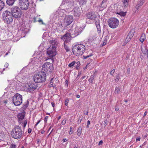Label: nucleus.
Masks as SVG:
<instances>
[{
  "label": "nucleus",
  "instance_id": "de8ad7c7",
  "mask_svg": "<svg viewBox=\"0 0 148 148\" xmlns=\"http://www.w3.org/2000/svg\"><path fill=\"white\" fill-rule=\"evenodd\" d=\"M38 21L39 22H41V24L43 25H45V24L42 21V20L41 19H39Z\"/></svg>",
  "mask_w": 148,
  "mask_h": 148
},
{
  "label": "nucleus",
  "instance_id": "052dcab7",
  "mask_svg": "<svg viewBox=\"0 0 148 148\" xmlns=\"http://www.w3.org/2000/svg\"><path fill=\"white\" fill-rule=\"evenodd\" d=\"M81 74V72H79L78 73V74L77 76V77H78Z\"/></svg>",
  "mask_w": 148,
  "mask_h": 148
},
{
  "label": "nucleus",
  "instance_id": "2eb2a0df",
  "mask_svg": "<svg viewBox=\"0 0 148 148\" xmlns=\"http://www.w3.org/2000/svg\"><path fill=\"white\" fill-rule=\"evenodd\" d=\"M99 22L100 20L98 19H97L95 22V25L97 27V32L98 33H101Z\"/></svg>",
  "mask_w": 148,
  "mask_h": 148
},
{
  "label": "nucleus",
  "instance_id": "5701e85b",
  "mask_svg": "<svg viewBox=\"0 0 148 148\" xmlns=\"http://www.w3.org/2000/svg\"><path fill=\"white\" fill-rule=\"evenodd\" d=\"M5 6L4 3L2 0H0V11Z\"/></svg>",
  "mask_w": 148,
  "mask_h": 148
},
{
  "label": "nucleus",
  "instance_id": "2f4dec72",
  "mask_svg": "<svg viewBox=\"0 0 148 148\" xmlns=\"http://www.w3.org/2000/svg\"><path fill=\"white\" fill-rule=\"evenodd\" d=\"M76 62L75 61H73L69 64V66L70 67H73L75 64Z\"/></svg>",
  "mask_w": 148,
  "mask_h": 148
},
{
  "label": "nucleus",
  "instance_id": "20e7f679",
  "mask_svg": "<svg viewBox=\"0 0 148 148\" xmlns=\"http://www.w3.org/2000/svg\"><path fill=\"white\" fill-rule=\"evenodd\" d=\"M3 19L8 24H9L12 22L13 16L10 12L6 10L3 13Z\"/></svg>",
  "mask_w": 148,
  "mask_h": 148
},
{
  "label": "nucleus",
  "instance_id": "423d86ee",
  "mask_svg": "<svg viewBox=\"0 0 148 148\" xmlns=\"http://www.w3.org/2000/svg\"><path fill=\"white\" fill-rule=\"evenodd\" d=\"M12 102L14 105L16 106L20 105L22 102V95L18 93L16 94L13 97Z\"/></svg>",
  "mask_w": 148,
  "mask_h": 148
},
{
  "label": "nucleus",
  "instance_id": "dca6fc26",
  "mask_svg": "<svg viewBox=\"0 0 148 148\" xmlns=\"http://www.w3.org/2000/svg\"><path fill=\"white\" fill-rule=\"evenodd\" d=\"M82 31V30L81 27H76L75 28V30L74 31V32L75 34L77 35L80 34Z\"/></svg>",
  "mask_w": 148,
  "mask_h": 148
},
{
  "label": "nucleus",
  "instance_id": "37998d69",
  "mask_svg": "<svg viewBox=\"0 0 148 148\" xmlns=\"http://www.w3.org/2000/svg\"><path fill=\"white\" fill-rule=\"evenodd\" d=\"M108 121L107 119L105 120L103 124L105 126L107 125L108 123Z\"/></svg>",
  "mask_w": 148,
  "mask_h": 148
},
{
  "label": "nucleus",
  "instance_id": "aec40b11",
  "mask_svg": "<svg viewBox=\"0 0 148 148\" xmlns=\"http://www.w3.org/2000/svg\"><path fill=\"white\" fill-rule=\"evenodd\" d=\"M16 0H7L6 3L7 4L10 6H12Z\"/></svg>",
  "mask_w": 148,
  "mask_h": 148
},
{
  "label": "nucleus",
  "instance_id": "a18cd8bd",
  "mask_svg": "<svg viewBox=\"0 0 148 148\" xmlns=\"http://www.w3.org/2000/svg\"><path fill=\"white\" fill-rule=\"evenodd\" d=\"M68 84H69L68 81L66 79L65 80V85L66 86H68Z\"/></svg>",
  "mask_w": 148,
  "mask_h": 148
},
{
  "label": "nucleus",
  "instance_id": "3c124183",
  "mask_svg": "<svg viewBox=\"0 0 148 148\" xmlns=\"http://www.w3.org/2000/svg\"><path fill=\"white\" fill-rule=\"evenodd\" d=\"M49 86L50 87H52L53 86V82H50Z\"/></svg>",
  "mask_w": 148,
  "mask_h": 148
},
{
  "label": "nucleus",
  "instance_id": "9d476101",
  "mask_svg": "<svg viewBox=\"0 0 148 148\" xmlns=\"http://www.w3.org/2000/svg\"><path fill=\"white\" fill-rule=\"evenodd\" d=\"M28 0H19L18 4L20 8L22 10H26L29 7Z\"/></svg>",
  "mask_w": 148,
  "mask_h": 148
},
{
  "label": "nucleus",
  "instance_id": "c756f323",
  "mask_svg": "<svg viewBox=\"0 0 148 148\" xmlns=\"http://www.w3.org/2000/svg\"><path fill=\"white\" fill-rule=\"evenodd\" d=\"M129 0H123V3L125 6H127L128 5Z\"/></svg>",
  "mask_w": 148,
  "mask_h": 148
},
{
  "label": "nucleus",
  "instance_id": "412c9836",
  "mask_svg": "<svg viewBox=\"0 0 148 148\" xmlns=\"http://www.w3.org/2000/svg\"><path fill=\"white\" fill-rule=\"evenodd\" d=\"M144 2L143 1V0L140 1L138 2V3L137 4L136 7V8L137 10L139 9L140 7L143 5Z\"/></svg>",
  "mask_w": 148,
  "mask_h": 148
},
{
  "label": "nucleus",
  "instance_id": "0e129e2a",
  "mask_svg": "<svg viewBox=\"0 0 148 148\" xmlns=\"http://www.w3.org/2000/svg\"><path fill=\"white\" fill-rule=\"evenodd\" d=\"M66 138L63 139V142H65L66 141Z\"/></svg>",
  "mask_w": 148,
  "mask_h": 148
},
{
  "label": "nucleus",
  "instance_id": "4c0bfd02",
  "mask_svg": "<svg viewBox=\"0 0 148 148\" xmlns=\"http://www.w3.org/2000/svg\"><path fill=\"white\" fill-rule=\"evenodd\" d=\"M27 120H25V121H23V128H25L26 125V124H27Z\"/></svg>",
  "mask_w": 148,
  "mask_h": 148
},
{
  "label": "nucleus",
  "instance_id": "58836bf2",
  "mask_svg": "<svg viewBox=\"0 0 148 148\" xmlns=\"http://www.w3.org/2000/svg\"><path fill=\"white\" fill-rule=\"evenodd\" d=\"M130 40L129 39L126 38L124 42V45L127 44L128 42H129L130 41Z\"/></svg>",
  "mask_w": 148,
  "mask_h": 148
},
{
  "label": "nucleus",
  "instance_id": "6e6552de",
  "mask_svg": "<svg viewBox=\"0 0 148 148\" xmlns=\"http://www.w3.org/2000/svg\"><path fill=\"white\" fill-rule=\"evenodd\" d=\"M53 69V67L52 64L47 62L45 63L42 66L41 71L46 73L47 71L51 72Z\"/></svg>",
  "mask_w": 148,
  "mask_h": 148
},
{
  "label": "nucleus",
  "instance_id": "f8f14e48",
  "mask_svg": "<svg viewBox=\"0 0 148 148\" xmlns=\"http://www.w3.org/2000/svg\"><path fill=\"white\" fill-rule=\"evenodd\" d=\"M73 17L71 15L66 16L64 19V23L67 25H69L73 22Z\"/></svg>",
  "mask_w": 148,
  "mask_h": 148
},
{
  "label": "nucleus",
  "instance_id": "ea45409f",
  "mask_svg": "<svg viewBox=\"0 0 148 148\" xmlns=\"http://www.w3.org/2000/svg\"><path fill=\"white\" fill-rule=\"evenodd\" d=\"M73 127H71L70 128V132H69V134H71L73 133V132H72L73 130Z\"/></svg>",
  "mask_w": 148,
  "mask_h": 148
},
{
  "label": "nucleus",
  "instance_id": "603ef678",
  "mask_svg": "<svg viewBox=\"0 0 148 148\" xmlns=\"http://www.w3.org/2000/svg\"><path fill=\"white\" fill-rule=\"evenodd\" d=\"M140 137H137L136 139V141H140Z\"/></svg>",
  "mask_w": 148,
  "mask_h": 148
},
{
  "label": "nucleus",
  "instance_id": "864d4df0",
  "mask_svg": "<svg viewBox=\"0 0 148 148\" xmlns=\"http://www.w3.org/2000/svg\"><path fill=\"white\" fill-rule=\"evenodd\" d=\"M9 66L8 63H6L4 65V66L6 68H7Z\"/></svg>",
  "mask_w": 148,
  "mask_h": 148
},
{
  "label": "nucleus",
  "instance_id": "f257e3e1",
  "mask_svg": "<svg viewBox=\"0 0 148 148\" xmlns=\"http://www.w3.org/2000/svg\"><path fill=\"white\" fill-rule=\"evenodd\" d=\"M85 47L83 44L75 45L72 48V50L73 53L76 56L81 55L85 51Z\"/></svg>",
  "mask_w": 148,
  "mask_h": 148
},
{
  "label": "nucleus",
  "instance_id": "c03bdc74",
  "mask_svg": "<svg viewBox=\"0 0 148 148\" xmlns=\"http://www.w3.org/2000/svg\"><path fill=\"white\" fill-rule=\"evenodd\" d=\"M115 72V70L114 69L112 70L110 72V74L111 75H112Z\"/></svg>",
  "mask_w": 148,
  "mask_h": 148
},
{
  "label": "nucleus",
  "instance_id": "13d9d810",
  "mask_svg": "<svg viewBox=\"0 0 148 148\" xmlns=\"http://www.w3.org/2000/svg\"><path fill=\"white\" fill-rule=\"evenodd\" d=\"M147 111H146L144 113L143 116H145L147 114Z\"/></svg>",
  "mask_w": 148,
  "mask_h": 148
},
{
  "label": "nucleus",
  "instance_id": "393cba45",
  "mask_svg": "<svg viewBox=\"0 0 148 148\" xmlns=\"http://www.w3.org/2000/svg\"><path fill=\"white\" fill-rule=\"evenodd\" d=\"M145 39V34H143L140 38V40L141 42H143Z\"/></svg>",
  "mask_w": 148,
  "mask_h": 148
},
{
  "label": "nucleus",
  "instance_id": "69168bd1",
  "mask_svg": "<svg viewBox=\"0 0 148 148\" xmlns=\"http://www.w3.org/2000/svg\"><path fill=\"white\" fill-rule=\"evenodd\" d=\"M119 110V109L118 108H115V110L116 111H117Z\"/></svg>",
  "mask_w": 148,
  "mask_h": 148
},
{
  "label": "nucleus",
  "instance_id": "bf43d9fd",
  "mask_svg": "<svg viewBox=\"0 0 148 148\" xmlns=\"http://www.w3.org/2000/svg\"><path fill=\"white\" fill-rule=\"evenodd\" d=\"M108 38V37L107 36H106L105 37V40L104 41H106V42L107 41V39Z\"/></svg>",
  "mask_w": 148,
  "mask_h": 148
},
{
  "label": "nucleus",
  "instance_id": "4d7b16f0",
  "mask_svg": "<svg viewBox=\"0 0 148 148\" xmlns=\"http://www.w3.org/2000/svg\"><path fill=\"white\" fill-rule=\"evenodd\" d=\"M103 144V141L102 140H101L99 143L98 144L99 145H102Z\"/></svg>",
  "mask_w": 148,
  "mask_h": 148
},
{
  "label": "nucleus",
  "instance_id": "0eeeda50",
  "mask_svg": "<svg viewBox=\"0 0 148 148\" xmlns=\"http://www.w3.org/2000/svg\"><path fill=\"white\" fill-rule=\"evenodd\" d=\"M37 84L35 82H29L25 85L26 90L27 91L32 92L37 88Z\"/></svg>",
  "mask_w": 148,
  "mask_h": 148
},
{
  "label": "nucleus",
  "instance_id": "8fccbe9b",
  "mask_svg": "<svg viewBox=\"0 0 148 148\" xmlns=\"http://www.w3.org/2000/svg\"><path fill=\"white\" fill-rule=\"evenodd\" d=\"M48 118V116H46L45 118V123H46L47 122V120Z\"/></svg>",
  "mask_w": 148,
  "mask_h": 148
},
{
  "label": "nucleus",
  "instance_id": "338daca9",
  "mask_svg": "<svg viewBox=\"0 0 148 148\" xmlns=\"http://www.w3.org/2000/svg\"><path fill=\"white\" fill-rule=\"evenodd\" d=\"M3 102H4V103H5V104H6V103H7V100H4V101H3Z\"/></svg>",
  "mask_w": 148,
  "mask_h": 148
},
{
  "label": "nucleus",
  "instance_id": "bb28decb",
  "mask_svg": "<svg viewBox=\"0 0 148 148\" xmlns=\"http://www.w3.org/2000/svg\"><path fill=\"white\" fill-rule=\"evenodd\" d=\"M82 127H79L77 130V135L79 136H80L81 134L82 133Z\"/></svg>",
  "mask_w": 148,
  "mask_h": 148
},
{
  "label": "nucleus",
  "instance_id": "7ed1b4c3",
  "mask_svg": "<svg viewBox=\"0 0 148 148\" xmlns=\"http://www.w3.org/2000/svg\"><path fill=\"white\" fill-rule=\"evenodd\" d=\"M22 134L21 127L18 126L12 130L11 135L12 137L13 138L19 139L21 137Z\"/></svg>",
  "mask_w": 148,
  "mask_h": 148
},
{
  "label": "nucleus",
  "instance_id": "a211bd4d",
  "mask_svg": "<svg viewBox=\"0 0 148 148\" xmlns=\"http://www.w3.org/2000/svg\"><path fill=\"white\" fill-rule=\"evenodd\" d=\"M64 1L69 5V7L71 8L73 5V1L72 0H64Z\"/></svg>",
  "mask_w": 148,
  "mask_h": 148
},
{
  "label": "nucleus",
  "instance_id": "4be33fe9",
  "mask_svg": "<svg viewBox=\"0 0 148 148\" xmlns=\"http://www.w3.org/2000/svg\"><path fill=\"white\" fill-rule=\"evenodd\" d=\"M107 0H103L101 4L100 5V7L102 8H105L106 7V2Z\"/></svg>",
  "mask_w": 148,
  "mask_h": 148
},
{
  "label": "nucleus",
  "instance_id": "f03ea898",
  "mask_svg": "<svg viewBox=\"0 0 148 148\" xmlns=\"http://www.w3.org/2000/svg\"><path fill=\"white\" fill-rule=\"evenodd\" d=\"M46 75L45 72L41 71L34 75L33 79L35 82L41 83L45 82L46 79Z\"/></svg>",
  "mask_w": 148,
  "mask_h": 148
},
{
  "label": "nucleus",
  "instance_id": "7c9ffc66",
  "mask_svg": "<svg viewBox=\"0 0 148 148\" xmlns=\"http://www.w3.org/2000/svg\"><path fill=\"white\" fill-rule=\"evenodd\" d=\"M94 78V75H92L91 76L90 78L89 79V81L90 82L92 83L93 80Z\"/></svg>",
  "mask_w": 148,
  "mask_h": 148
},
{
  "label": "nucleus",
  "instance_id": "774afa93",
  "mask_svg": "<svg viewBox=\"0 0 148 148\" xmlns=\"http://www.w3.org/2000/svg\"><path fill=\"white\" fill-rule=\"evenodd\" d=\"M86 77L85 76H84L82 77V79H84Z\"/></svg>",
  "mask_w": 148,
  "mask_h": 148
},
{
  "label": "nucleus",
  "instance_id": "49530a36",
  "mask_svg": "<svg viewBox=\"0 0 148 148\" xmlns=\"http://www.w3.org/2000/svg\"><path fill=\"white\" fill-rule=\"evenodd\" d=\"M66 122V120H63L62 122V124L63 125H65Z\"/></svg>",
  "mask_w": 148,
  "mask_h": 148
},
{
  "label": "nucleus",
  "instance_id": "c85d7f7f",
  "mask_svg": "<svg viewBox=\"0 0 148 148\" xmlns=\"http://www.w3.org/2000/svg\"><path fill=\"white\" fill-rule=\"evenodd\" d=\"M63 46L67 52L70 51V49L69 48V47H68L66 45H65V43L64 44Z\"/></svg>",
  "mask_w": 148,
  "mask_h": 148
},
{
  "label": "nucleus",
  "instance_id": "6ab92c4d",
  "mask_svg": "<svg viewBox=\"0 0 148 148\" xmlns=\"http://www.w3.org/2000/svg\"><path fill=\"white\" fill-rule=\"evenodd\" d=\"M24 117L25 115L23 113H21L19 114L18 116L19 122H21V120L24 118Z\"/></svg>",
  "mask_w": 148,
  "mask_h": 148
},
{
  "label": "nucleus",
  "instance_id": "72a5a7b5",
  "mask_svg": "<svg viewBox=\"0 0 148 148\" xmlns=\"http://www.w3.org/2000/svg\"><path fill=\"white\" fill-rule=\"evenodd\" d=\"M76 63L77 65L76 66V69H79L80 68L79 66L80 65V62L78 61Z\"/></svg>",
  "mask_w": 148,
  "mask_h": 148
},
{
  "label": "nucleus",
  "instance_id": "b1692460",
  "mask_svg": "<svg viewBox=\"0 0 148 148\" xmlns=\"http://www.w3.org/2000/svg\"><path fill=\"white\" fill-rule=\"evenodd\" d=\"M134 33V31L133 30H131L130 32L128 34V37H130L131 38H132L133 37Z\"/></svg>",
  "mask_w": 148,
  "mask_h": 148
},
{
  "label": "nucleus",
  "instance_id": "680f3d73",
  "mask_svg": "<svg viewBox=\"0 0 148 148\" xmlns=\"http://www.w3.org/2000/svg\"><path fill=\"white\" fill-rule=\"evenodd\" d=\"M87 125H89L90 124V121L88 120V121H87Z\"/></svg>",
  "mask_w": 148,
  "mask_h": 148
},
{
  "label": "nucleus",
  "instance_id": "09e8293b",
  "mask_svg": "<svg viewBox=\"0 0 148 148\" xmlns=\"http://www.w3.org/2000/svg\"><path fill=\"white\" fill-rule=\"evenodd\" d=\"M84 114L86 115H87L88 114V110L86 111H84Z\"/></svg>",
  "mask_w": 148,
  "mask_h": 148
},
{
  "label": "nucleus",
  "instance_id": "6e6d98bb",
  "mask_svg": "<svg viewBox=\"0 0 148 148\" xmlns=\"http://www.w3.org/2000/svg\"><path fill=\"white\" fill-rule=\"evenodd\" d=\"M52 106L54 107L55 106V103L54 102H52L51 103Z\"/></svg>",
  "mask_w": 148,
  "mask_h": 148
},
{
  "label": "nucleus",
  "instance_id": "79ce46f5",
  "mask_svg": "<svg viewBox=\"0 0 148 148\" xmlns=\"http://www.w3.org/2000/svg\"><path fill=\"white\" fill-rule=\"evenodd\" d=\"M16 145L14 144H12L11 146H10V148H16Z\"/></svg>",
  "mask_w": 148,
  "mask_h": 148
},
{
  "label": "nucleus",
  "instance_id": "a19ab883",
  "mask_svg": "<svg viewBox=\"0 0 148 148\" xmlns=\"http://www.w3.org/2000/svg\"><path fill=\"white\" fill-rule=\"evenodd\" d=\"M69 102V100L68 99H66L65 102V104L66 106H67L68 103Z\"/></svg>",
  "mask_w": 148,
  "mask_h": 148
},
{
  "label": "nucleus",
  "instance_id": "1a4fd4ad",
  "mask_svg": "<svg viewBox=\"0 0 148 148\" xmlns=\"http://www.w3.org/2000/svg\"><path fill=\"white\" fill-rule=\"evenodd\" d=\"M109 26L112 28H115L117 27L119 25V20L114 18H110L108 21Z\"/></svg>",
  "mask_w": 148,
  "mask_h": 148
},
{
  "label": "nucleus",
  "instance_id": "f704fd0d",
  "mask_svg": "<svg viewBox=\"0 0 148 148\" xmlns=\"http://www.w3.org/2000/svg\"><path fill=\"white\" fill-rule=\"evenodd\" d=\"M116 14H119L121 16H124L126 15L125 12H117V13H116Z\"/></svg>",
  "mask_w": 148,
  "mask_h": 148
},
{
  "label": "nucleus",
  "instance_id": "e2e57ef3",
  "mask_svg": "<svg viewBox=\"0 0 148 148\" xmlns=\"http://www.w3.org/2000/svg\"><path fill=\"white\" fill-rule=\"evenodd\" d=\"M146 142H144L142 144V146H144V145H145L146 144Z\"/></svg>",
  "mask_w": 148,
  "mask_h": 148
},
{
  "label": "nucleus",
  "instance_id": "ddd939ff",
  "mask_svg": "<svg viewBox=\"0 0 148 148\" xmlns=\"http://www.w3.org/2000/svg\"><path fill=\"white\" fill-rule=\"evenodd\" d=\"M71 34L68 33L61 37V38L64 41V42H68L71 40Z\"/></svg>",
  "mask_w": 148,
  "mask_h": 148
},
{
  "label": "nucleus",
  "instance_id": "9b49d317",
  "mask_svg": "<svg viewBox=\"0 0 148 148\" xmlns=\"http://www.w3.org/2000/svg\"><path fill=\"white\" fill-rule=\"evenodd\" d=\"M47 54L50 57H53L56 54V49L50 47L47 49Z\"/></svg>",
  "mask_w": 148,
  "mask_h": 148
},
{
  "label": "nucleus",
  "instance_id": "a878e982",
  "mask_svg": "<svg viewBox=\"0 0 148 148\" xmlns=\"http://www.w3.org/2000/svg\"><path fill=\"white\" fill-rule=\"evenodd\" d=\"M96 38L95 36L94 35H90L89 37L88 40L90 41H92L95 40Z\"/></svg>",
  "mask_w": 148,
  "mask_h": 148
},
{
  "label": "nucleus",
  "instance_id": "39448f33",
  "mask_svg": "<svg viewBox=\"0 0 148 148\" xmlns=\"http://www.w3.org/2000/svg\"><path fill=\"white\" fill-rule=\"evenodd\" d=\"M11 13L14 17L15 18H20L22 14L21 10L19 7L16 6L11 9Z\"/></svg>",
  "mask_w": 148,
  "mask_h": 148
},
{
  "label": "nucleus",
  "instance_id": "473e14b6",
  "mask_svg": "<svg viewBox=\"0 0 148 148\" xmlns=\"http://www.w3.org/2000/svg\"><path fill=\"white\" fill-rule=\"evenodd\" d=\"M92 54L90 53L89 55H88L87 56H83V58L84 59H86L88 58L89 57L92 56Z\"/></svg>",
  "mask_w": 148,
  "mask_h": 148
},
{
  "label": "nucleus",
  "instance_id": "c9c22d12",
  "mask_svg": "<svg viewBox=\"0 0 148 148\" xmlns=\"http://www.w3.org/2000/svg\"><path fill=\"white\" fill-rule=\"evenodd\" d=\"M28 105H29V101L27 100V101L25 103V104L24 105V106H23L24 108H27V107L28 106Z\"/></svg>",
  "mask_w": 148,
  "mask_h": 148
},
{
  "label": "nucleus",
  "instance_id": "e433bc0d",
  "mask_svg": "<svg viewBox=\"0 0 148 148\" xmlns=\"http://www.w3.org/2000/svg\"><path fill=\"white\" fill-rule=\"evenodd\" d=\"M120 76H119V75H118V76H116V79H115V82H117L119 80V79L120 78Z\"/></svg>",
  "mask_w": 148,
  "mask_h": 148
},
{
  "label": "nucleus",
  "instance_id": "4468645a",
  "mask_svg": "<svg viewBox=\"0 0 148 148\" xmlns=\"http://www.w3.org/2000/svg\"><path fill=\"white\" fill-rule=\"evenodd\" d=\"M87 18L91 20L95 19L97 17V16L94 13L90 12L86 14Z\"/></svg>",
  "mask_w": 148,
  "mask_h": 148
},
{
  "label": "nucleus",
  "instance_id": "f3484780",
  "mask_svg": "<svg viewBox=\"0 0 148 148\" xmlns=\"http://www.w3.org/2000/svg\"><path fill=\"white\" fill-rule=\"evenodd\" d=\"M51 45L50 47L56 49L57 45V41L56 40H52L50 41Z\"/></svg>",
  "mask_w": 148,
  "mask_h": 148
},
{
  "label": "nucleus",
  "instance_id": "cd10ccee",
  "mask_svg": "<svg viewBox=\"0 0 148 148\" xmlns=\"http://www.w3.org/2000/svg\"><path fill=\"white\" fill-rule=\"evenodd\" d=\"M120 88L119 86H116L115 88L114 93L115 94H118L119 92Z\"/></svg>",
  "mask_w": 148,
  "mask_h": 148
},
{
  "label": "nucleus",
  "instance_id": "5fc2aeb1",
  "mask_svg": "<svg viewBox=\"0 0 148 148\" xmlns=\"http://www.w3.org/2000/svg\"><path fill=\"white\" fill-rule=\"evenodd\" d=\"M32 129L30 128H29L28 130V133H30L32 132Z\"/></svg>",
  "mask_w": 148,
  "mask_h": 148
}]
</instances>
